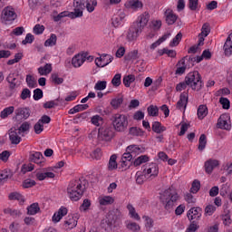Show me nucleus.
<instances>
[{"label":"nucleus","mask_w":232,"mask_h":232,"mask_svg":"<svg viewBox=\"0 0 232 232\" xmlns=\"http://www.w3.org/2000/svg\"><path fill=\"white\" fill-rule=\"evenodd\" d=\"M160 200L166 211H171L179 200H180V195L177 190L168 188L160 196Z\"/></svg>","instance_id":"3"},{"label":"nucleus","mask_w":232,"mask_h":232,"mask_svg":"<svg viewBox=\"0 0 232 232\" xmlns=\"http://www.w3.org/2000/svg\"><path fill=\"white\" fill-rule=\"evenodd\" d=\"M180 41H182V33H179L178 35L172 39L169 43V46H171V48H173V46H179Z\"/></svg>","instance_id":"53"},{"label":"nucleus","mask_w":232,"mask_h":232,"mask_svg":"<svg viewBox=\"0 0 232 232\" xmlns=\"http://www.w3.org/2000/svg\"><path fill=\"white\" fill-rule=\"evenodd\" d=\"M218 128L220 130H231V124L227 122V115L222 114L218 120Z\"/></svg>","instance_id":"20"},{"label":"nucleus","mask_w":232,"mask_h":232,"mask_svg":"<svg viewBox=\"0 0 232 232\" xmlns=\"http://www.w3.org/2000/svg\"><path fill=\"white\" fill-rule=\"evenodd\" d=\"M190 191L192 193H198V191H200V181L195 179L193 182H192V186H191V188H190Z\"/></svg>","instance_id":"63"},{"label":"nucleus","mask_w":232,"mask_h":232,"mask_svg":"<svg viewBox=\"0 0 232 232\" xmlns=\"http://www.w3.org/2000/svg\"><path fill=\"white\" fill-rule=\"evenodd\" d=\"M149 21H150V13L145 12V13L141 14L138 17L137 21L133 24L135 25L139 26L141 31H143L144 27L148 24Z\"/></svg>","instance_id":"14"},{"label":"nucleus","mask_w":232,"mask_h":232,"mask_svg":"<svg viewBox=\"0 0 232 232\" xmlns=\"http://www.w3.org/2000/svg\"><path fill=\"white\" fill-rule=\"evenodd\" d=\"M91 122L94 126H101L103 122V119L100 115H94L91 118Z\"/></svg>","instance_id":"56"},{"label":"nucleus","mask_w":232,"mask_h":232,"mask_svg":"<svg viewBox=\"0 0 232 232\" xmlns=\"http://www.w3.org/2000/svg\"><path fill=\"white\" fill-rule=\"evenodd\" d=\"M147 111L150 117H157L159 115V108L157 106L150 105Z\"/></svg>","instance_id":"54"},{"label":"nucleus","mask_w":232,"mask_h":232,"mask_svg":"<svg viewBox=\"0 0 232 232\" xmlns=\"http://www.w3.org/2000/svg\"><path fill=\"white\" fill-rule=\"evenodd\" d=\"M133 155L131 152L127 151L125 153H123L122 157H121V166H128V162H130V160L133 159Z\"/></svg>","instance_id":"38"},{"label":"nucleus","mask_w":232,"mask_h":232,"mask_svg":"<svg viewBox=\"0 0 232 232\" xmlns=\"http://www.w3.org/2000/svg\"><path fill=\"white\" fill-rule=\"evenodd\" d=\"M15 108L14 106H9L7 108H5L1 112H0V117L1 119H7L9 115H12L14 113Z\"/></svg>","instance_id":"40"},{"label":"nucleus","mask_w":232,"mask_h":232,"mask_svg":"<svg viewBox=\"0 0 232 232\" xmlns=\"http://www.w3.org/2000/svg\"><path fill=\"white\" fill-rule=\"evenodd\" d=\"M86 184H88V181L83 178L71 180L67 187L68 198L72 202H79V199L82 198V195L86 191Z\"/></svg>","instance_id":"1"},{"label":"nucleus","mask_w":232,"mask_h":232,"mask_svg":"<svg viewBox=\"0 0 232 232\" xmlns=\"http://www.w3.org/2000/svg\"><path fill=\"white\" fill-rule=\"evenodd\" d=\"M176 66H177V70L175 72L176 75H184V73H186V68H188V66L186 65V60L184 58L179 60L176 64Z\"/></svg>","instance_id":"26"},{"label":"nucleus","mask_w":232,"mask_h":232,"mask_svg":"<svg viewBox=\"0 0 232 232\" xmlns=\"http://www.w3.org/2000/svg\"><path fill=\"white\" fill-rule=\"evenodd\" d=\"M140 34H142L140 28L132 24L127 31L126 39L129 43H131L132 41H137V38L139 37V35H140Z\"/></svg>","instance_id":"10"},{"label":"nucleus","mask_w":232,"mask_h":232,"mask_svg":"<svg viewBox=\"0 0 232 232\" xmlns=\"http://www.w3.org/2000/svg\"><path fill=\"white\" fill-rule=\"evenodd\" d=\"M111 121L115 131L122 133L128 130V116L126 114L115 113Z\"/></svg>","instance_id":"4"},{"label":"nucleus","mask_w":232,"mask_h":232,"mask_svg":"<svg viewBox=\"0 0 232 232\" xmlns=\"http://www.w3.org/2000/svg\"><path fill=\"white\" fill-rule=\"evenodd\" d=\"M135 178H136V182L138 184H143L144 183V179H146V176L144 175V171H137L136 172V175H135Z\"/></svg>","instance_id":"58"},{"label":"nucleus","mask_w":232,"mask_h":232,"mask_svg":"<svg viewBox=\"0 0 232 232\" xmlns=\"http://www.w3.org/2000/svg\"><path fill=\"white\" fill-rule=\"evenodd\" d=\"M165 18L167 24L171 25L177 23V19H179V16L175 14V13H173V10L167 9L165 10Z\"/></svg>","instance_id":"18"},{"label":"nucleus","mask_w":232,"mask_h":232,"mask_svg":"<svg viewBox=\"0 0 232 232\" xmlns=\"http://www.w3.org/2000/svg\"><path fill=\"white\" fill-rule=\"evenodd\" d=\"M9 200H18V202H24V197L18 192H12L9 194Z\"/></svg>","instance_id":"51"},{"label":"nucleus","mask_w":232,"mask_h":232,"mask_svg":"<svg viewBox=\"0 0 232 232\" xmlns=\"http://www.w3.org/2000/svg\"><path fill=\"white\" fill-rule=\"evenodd\" d=\"M33 32L35 35H42L44 33V25H41L39 24H35L33 28Z\"/></svg>","instance_id":"62"},{"label":"nucleus","mask_w":232,"mask_h":232,"mask_svg":"<svg viewBox=\"0 0 232 232\" xmlns=\"http://www.w3.org/2000/svg\"><path fill=\"white\" fill-rule=\"evenodd\" d=\"M130 135H132V137H143L144 136V130L138 127H131L129 130Z\"/></svg>","instance_id":"39"},{"label":"nucleus","mask_w":232,"mask_h":232,"mask_svg":"<svg viewBox=\"0 0 232 232\" xmlns=\"http://www.w3.org/2000/svg\"><path fill=\"white\" fill-rule=\"evenodd\" d=\"M187 106H188V93L182 92L179 95V100L177 102V109L180 110V111H186Z\"/></svg>","instance_id":"16"},{"label":"nucleus","mask_w":232,"mask_h":232,"mask_svg":"<svg viewBox=\"0 0 232 232\" xmlns=\"http://www.w3.org/2000/svg\"><path fill=\"white\" fill-rule=\"evenodd\" d=\"M122 102H124V99L122 97L114 98L111 101V106L113 108V110H119Z\"/></svg>","instance_id":"43"},{"label":"nucleus","mask_w":232,"mask_h":232,"mask_svg":"<svg viewBox=\"0 0 232 232\" xmlns=\"http://www.w3.org/2000/svg\"><path fill=\"white\" fill-rule=\"evenodd\" d=\"M190 86L192 90H200L202 88V78L200 73L197 71L190 72L185 77V81L177 84L176 92H182Z\"/></svg>","instance_id":"2"},{"label":"nucleus","mask_w":232,"mask_h":232,"mask_svg":"<svg viewBox=\"0 0 232 232\" xmlns=\"http://www.w3.org/2000/svg\"><path fill=\"white\" fill-rule=\"evenodd\" d=\"M51 81L52 82H53V84H63V82H64V79L59 77V74L57 73H53L51 75Z\"/></svg>","instance_id":"59"},{"label":"nucleus","mask_w":232,"mask_h":232,"mask_svg":"<svg viewBox=\"0 0 232 232\" xmlns=\"http://www.w3.org/2000/svg\"><path fill=\"white\" fill-rule=\"evenodd\" d=\"M126 227L130 231L138 232L140 231V226L137 224L136 222L129 221L126 223Z\"/></svg>","instance_id":"48"},{"label":"nucleus","mask_w":232,"mask_h":232,"mask_svg":"<svg viewBox=\"0 0 232 232\" xmlns=\"http://www.w3.org/2000/svg\"><path fill=\"white\" fill-rule=\"evenodd\" d=\"M223 50L227 57L232 55V33L227 38V41L223 46Z\"/></svg>","instance_id":"24"},{"label":"nucleus","mask_w":232,"mask_h":232,"mask_svg":"<svg viewBox=\"0 0 232 232\" xmlns=\"http://www.w3.org/2000/svg\"><path fill=\"white\" fill-rule=\"evenodd\" d=\"M113 137H115V131H113V128L111 126H103L98 130L99 140H105L106 142H110Z\"/></svg>","instance_id":"7"},{"label":"nucleus","mask_w":232,"mask_h":232,"mask_svg":"<svg viewBox=\"0 0 232 232\" xmlns=\"http://www.w3.org/2000/svg\"><path fill=\"white\" fill-rule=\"evenodd\" d=\"M141 171L146 179H155L159 176V165L157 163H147L142 166Z\"/></svg>","instance_id":"6"},{"label":"nucleus","mask_w":232,"mask_h":232,"mask_svg":"<svg viewBox=\"0 0 232 232\" xmlns=\"http://www.w3.org/2000/svg\"><path fill=\"white\" fill-rule=\"evenodd\" d=\"M79 218L77 215H69L64 224L68 226L69 229H73V227H77V221Z\"/></svg>","instance_id":"27"},{"label":"nucleus","mask_w":232,"mask_h":232,"mask_svg":"<svg viewBox=\"0 0 232 232\" xmlns=\"http://www.w3.org/2000/svg\"><path fill=\"white\" fill-rule=\"evenodd\" d=\"M126 23V13L124 10H119L111 17V24L114 28H121Z\"/></svg>","instance_id":"9"},{"label":"nucleus","mask_w":232,"mask_h":232,"mask_svg":"<svg viewBox=\"0 0 232 232\" xmlns=\"http://www.w3.org/2000/svg\"><path fill=\"white\" fill-rule=\"evenodd\" d=\"M88 108H90V105L88 104H78L69 111V115H75V113L84 111V110H88Z\"/></svg>","instance_id":"31"},{"label":"nucleus","mask_w":232,"mask_h":232,"mask_svg":"<svg viewBox=\"0 0 232 232\" xmlns=\"http://www.w3.org/2000/svg\"><path fill=\"white\" fill-rule=\"evenodd\" d=\"M219 164L220 163H219L218 160L210 159V160H207L205 162V171H206V173L210 175V173H213V169H215V168L218 167Z\"/></svg>","instance_id":"17"},{"label":"nucleus","mask_w":232,"mask_h":232,"mask_svg":"<svg viewBox=\"0 0 232 232\" xmlns=\"http://www.w3.org/2000/svg\"><path fill=\"white\" fill-rule=\"evenodd\" d=\"M125 8L128 10H133L137 12L140 8H142V2L140 0H129L124 4Z\"/></svg>","instance_id":"15"},{"label":"nucleus","mask_w":232,"mask_h":232,"mask_svg":"<svg viewBox=\"0 0 232 232\" xmlns=\"http://www.w3.org/2000/svg\"><path fill=\"white\" fill-rule=\"evenodd\" d=\"M187 218H188L189 222L200 220V218H202V208L192 207L187 211Z\"/></svg>","instance_id":"11"},{"label":"nucleus","mask_w":232,"mask_h":232,"mask_svg":"<svg viewBox=\"0 0 232 232\" xmlns=\"http://www.w3.org/2000/svg\"><path fill=\"white\" fill-rule=\"evenodd\" d=\"M74 6V11L69 14L70 17L72 19H77V17H82V10H84V7H78L77 5Z\"/></svg>","instance_id":"37"},{"label":"nucleus","mask_w":232,"mask_h":232,"mask_svg":"<svg viewBox=\"0 0 232 232\" xmlns=\"http://www.w3.org/2000/svg\"><path fill=\"white\" fill-rule=\"evenodd\" d=\"M100 206H111L115 202V198L111 196H102L98 198Z\"/></svg>","instance_id":"28"},{"label":"nucleus","mask_w":232,"mask_h":232,"mask_svg":"<svg viewBox=\"0 0 232 232\" xmlns=\"http://www.w3.org/2000/svg\"><path fill=\"white\" fill-rule=\"evenodd\" d=\"M149 160H150V157H148L147 155H141L134 160L133 165L136 167L140 166V164H144Z\"/></svg>","instance_id":"47"},{"label":"nucleus","mask_w":232,"mask_h":232,"mask_svg":"<svg viewBox=\"0 0 232 232\" xmlns=\"http://www.w3.org/2000/svg\"><path fill=\"white\" fill-rule=\"evenodd\" d=\"M151 130L152 131H154V133H164V131H166L168 129L166 128V126L162 125V123H160V121H153L152 125H151Z\"/></svg>","instance_id":"29"},{"label":"nucleus","mask_w":232,"mask_h":232,"mask_svg":"<svg viewBox=\"0 0 232 232\" xmlns=\"http://www.w3.org/2000/svg\"><path fill=\"white\" fill-rule=\"evenodd\" d=\"M25 82L27 83V86L29 88H35V86H37V82L35 81V78L31 74L26 75Z\"/></svg>","instance_id":"49"},{"label":"nucleus","mask_w":232,"mask_h":232,"mask_svg":"<svg viewBox=\"0 0 232 232\" xmlns=\"http://www.w3.org/2000/svg\"><path fill=\"white\" fill-rule=\"evenodd\" d=\"M17 19L15 9L12 6H6L3 9L1 14V21L4 24H12Z\"/></svg>","instance_id":"5"},{"label":"nucleus","mask_w":232,"mask_h":232,"mask_svg":"<svg viewBox=\"0 0 232 232\" xmlns=\"http://www.w3.org/2000/svg\"><path fill=\"white\" fill-rule=\"evenodd\" d=\"M106 86H107L106 81H98L94 85V90L102 92V90H106Z\"/></svg>","instance_id":"60"},{"label":"nucleus","mask_w":232,"mask_h":232,"mask_svg":"<svg viewBox=\"0 0 232 232\" xmlns=\"http://www.w3.org/2000/svg\"><path fill=\"white\" fill-rule=\"evenodd\" d=\"M12 178V171L10 169H4L0 171V186L5 184L8 179Z\"/></svg>","instance_id":"32"},{"label":"nucleus","mask_w":232,"mask_h":232,"mask_svg":"<svg viewBox=\"0 0 232 232\" xmlns=\"http://www.w3.org/2000/svg\"><path fill=\"white\" fill-rule=\"evenodd\" d=\"M131 82H135V75L129 74L123 77V84L126 88H130V86H131Z\"/></svg>","instance_id":"46"},{"label":"nucleus","mask_w":232,"mask_h":232,"mask_svg":"<svg viewBox=\"0 0 232 232\" xmlns=\"http://www.w3.org/2000/svg\"><path fill=\"white\" fill-rule=\"evenodd\" d=\"M113 61V57L110 54H102L99 58L95 59V64L98 68H104Z\"/></svg>","instance_id":"13"},{"label":"nucleus","mask_w":232,"mask_h":232,"mask_svg":"<svg viewBox=\"0 0 232 232\" xmlns=\"http://www.w3.org/2000/svg\"><path fill=\"white\" fill-rule=\"evenodd\" d=\"M30 114H31V111H30V108L28 107L18 108L15 111L16 117H20V119H24V121H26V119L30 117Z\"/></svg>","instance_id":"23"},{"label":"nucleus","mask_w":232,"mask_h":232,"mask_svg":"<svg viewBox=\"0 0 232 232\" xmlns=\"http://www.w3.org/2000/svg\"><path fill=\"white\" fill-rule=\"evenodd\" d=\"M73 6H77L78 8H86L87 12L92 14V12H95L97 0H73Z\"/></svg>","instance_id":"8"},{"label":"nucleus","mask_w":232,"mask_h":232,"mask_svg":"<svg viewBox=\"0 0 232 232\" xmlns=\"http://www.w3.org/2000/svg\"><path fill=\"white\" fill-rule=\"evenodd\" d=\"M39 211H41V208H39V203H33L29 207H27V215H37Z\"/></svg>","instance_id":"36"},{"label":"nucleus","mask_w":232,"mask_h":232,"mask_svg":"<svg viewBox=\"0 0 232 232\" xmlns=\"http://www.w3.org/2000/svg\"><path fill=\"white\" fill-rule=\"evenodd\" d=\"M199 144L198 150L199 151H204L206 150V145L208 144V140L206 138V134H201L198 140Z\"/></svg>","instance_id":"44"},{"label":"nucleus","mask_w":232,"mask_h":232,"mask_svg":"<svg viewBox=\"0 0 232 232\" xmlns=\"http://www.w3.org/2000/svg\"><path fill=\"white\" fill-rule=\"evenodd\" d=\"M4 213L5 215H10L11 217H13L14 218H17V217H19L21 215V212L17 209H12V208H5L4 210Z\"/></svg>","instance_id":"52"},{"label":"nucleus","mask_w":232,"mask_h":232,"mask_svg":"<svg viewBox=\"0 0 232 232\" xmlns=\"http://www.w3.org/2000/svg\"><path fill=\"white\" fill-rule=\"evenodd\" d=\"M43 97H44L43 90L37 88L34 91V95H33L34 101H41Z\"/></svg>","instance_id":"61"},{"label":"nucleus","mask_w":232,"mask_h":232,"mask_svg":"<svg viewBox=\"0 0 232 232\" xmlns=\"http://www.w3.org/2000/svg\"><path fill=\"white\" fill-rule=\"evenodd\" d=\"M199 226L197 221H190L189 226L186 229V232H196L198 229Z\"/></svg>","instance_id":"64"},{"label":"nucleus","mask_w":232,"mask_h":232,"mask_svg":"<svg viewBox=\"0 0 232 232\" xmlns=\"http://www.w3.org/2000/svg\"><path fill=\"white\" fill-rule=\"evenodd\" d=\"M68 215V208L65 207H61L57 212H55L53 216V222L57 224V222H61L63 217H66Z\"/></svg>","instance_id":"19"},{"label":"nucleus","mask_w":232,"mask_h":232,"mask_svg":"<svg viewBox=\"0 0 232 232\" xmlns=\"http://www.w3.org/2000/svg\"><path fill=\"white\" fill-rule=\"evenodd\" d=\"M117 155L112 154L109 160L108 169L109 171H113L114 169H117Z\"/></svg>","instance_id":"34"},{"label":"nucleus","mask_w":232,"mask_h":232,"mask_svg":"<svg viewBox=\"0 0 232 232\" xmlns=\"http://www.w3.org/2000/svg\"><path fill=\"white\" fill-rule=\"evenodd\" d=\"M86 62V54H76L72 60V64L73 68H81L82 64Z\"/></svg>","instance_id":"21"},{"label":"nucleus","mask_w":232,"mask_h":232,"mask_svg":"<svg viewBox=\"0 0 232 232\" xmlns=\"http://www.w3.org/2000/svg\"><path fill=\"white\" fill-rule=\"evenodd\" d=\"M32 125L28 121H24L20 127L18 128V133L21 135V133H28L30 131V128Z\"/></svg>","instance_id":"42"},{"label":"nucleus","mask_w":232,"mask_h":232,"mask_svg":"<svg viewBox=\"0 0 232 232\" xmlns=\"http://www.w3.org/2000/svg\"><path fill=\"white\" fill-rule=\"evenodd\" d=\"M37 70L39 75L47 76L52 73L53 67L52 66V63H45L44 66H40Z\"/></svg>","instance_id":"25"},{"label":"nucleus","mask_w":232,"mask_h":232,"mask_svg":"<svg viewBox=\"0 0 232 232\" xmlns=\"http://www.w3.org/2000/svg\"><path fill=\"white\" fill-rule=\"evenodd\" d=\"M29 162L43 166V164H44V156L39 151L33 150L29 153Z\"/></svg>","instance_id":"12"},{"label":"nucleus","mask_w":232,"mask_h":232,"mask_svg":"<svg viewBox=\"0 0 232 232\" xmlns=\"http://www.w3.org/2000/svg\"><path fill=\"white\" fill-rule=\"evenodd\" d=\"M9 140L12 144H19V142H21V138L19 137L17 130L11 129L9 130Z\"/></svg>","instance_id":"30"},{"label":"nucleus","mask_w":232,"mask_h":232,"mask_svg":"<svg viewBox=\"0 0 232 232\" xmlns=\"http://www.w3.org/2000/svg\"><path fill=\"white\" fill-rule=\"evenodd\" d=\"M30 97H32V92L30 91V89L28 88L23 89L20 94V98L22 99V101H26V99H30Z\"/></svg>","instance_id":"57"},{"label":"nucleus","mask_w":232,"mask_h":232,"mask_svg":"<svg viewBox=\"0 0 232 232\" xmlns=\"http://www.w3.org/2000/svg\"><path fill=\"white\" fill-rule=\"evenodd\" d=\"M127 151H130L132 157H136L137 155H140V153H144L145 149L140 145H130L127 147Z\"/></svg>","instance_id":"22"},{"label":"nucleus","mask_w":232,"mask_h":232,"mask_svg":"<svg viewBox=\"0 0 232 232\" xmlns=\"http://www.w3.org/2000/svg\"><path fill=\"white\" fill-rule=\"evenodd\" d=\"M215 211H217V207H215L214 205L209 204L205 208L204 215L206 217H212V215L215 214Z\"/></svg>","instance_id":"50"},{"label":"nucleus","mask_w":232,"mask_h":232,"mask_svg":"<svg viewBox=\"0 0 232 232\" xmlns=\"http://www.w3.org/2000/svg\"><path fill=\"white\" fill-rule=\"evenodd\" d=\"M57 44V35L55 34H51L50 37L44 42V46H55Z\"/></svg>","instance_id":"41"},{"label":"nucleus","mask_w":232,"mask_h":232,"mask_svg":"<svg viewBox=\"0 0 232 232\" xmlns=\"http://www.w3.org/2000/svg\"><path fill=\"white\" fill-rule=\"evenodd\" d=\"M127 209L129 211L130 218H134V220H140V216H139V213H137L133 205L129 203L127 205Z\"/></svg>","instance_id":"33"},{"label":"nucleus","mask_w":232,"mask_h":232,"mask_svg":"<svg viewBox=\"0 0 232 232\" xmlns=\"http://www.w3.org/2000/svg\"><path fill=\"white\" fill-rule=\"evenodd\" d=\"M208 115V107L206 105H200L198 108V117L202 121Z\"/></svg>","instance_id":"45"},{"label":"nucleus","mask_w":232,"mask_h":232,"mask_svg":"<svg viewBox=\"0 0 232 232\" xmlns=\"http://www.w3.org/2000/svg\"><path fill=\"white\" fill-rule=\"evenodd\" d=\"M142 218L145 222V227L147 231H151V229H153V227L155 226V221L153 220V218H150V216H143Z\"/></svg>","instance_id":"35"},{"label":"nucleus","mask_w":232,"mask_h":232,"mask_svg":"<svg viewBox=\"0 0 232 232\" xmlns=\"http://www.w3.org/2000/svg\"><path fill=\"white\" fill-rule=\"evenodd\" d=\"M219 102L222 105L223 110H229V108H231V102H229V99L227 98L221 97Z\"/></svg>","instance_id":"55"}]
</instances>
